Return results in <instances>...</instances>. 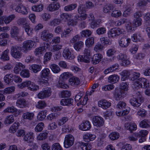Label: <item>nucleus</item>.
<instances>
[{"mask_svg": "<svg viewBox=\"0 0 150 150\" xmlns=\"http://www.w3.org/2000/svg\"><path fill=\"white\" fill-rule=\"evenodd\" d=\"M114 112L113 110H108L104 113V117L106 119L110 120L113 117Z\"/></svg>", "mask_w": 150, "mask_h": 150, "instance_id": "obj_49", "label": "nucleus"}, {"mask_svg": "<svg viewBox=\"0 0 150 150\" xmlns=\"http://www.w3.org/2000/svg\"><path fill=\"white\" fill-rule=\"evenodd\" d=\"M128 84L126 82H122L120 84V91L119 92H117V91L116 89L115 90V93H114V96L117 100H120L123 98L125 95V91H127L128 89Z\"/></svg>", "mask_w": 150, "mask_h": 150, "instance_id": "obj_2", "label": "nucleus"}, {"mask_svg": "<svg viewBox=\"0 0 150 150\" xmlns=\"http://www.w3.org/2000/svg\"><path fill=\"white\" fill-rule=\"evenodd\" d=\"M103 57L102 55L100 54H95L92 57L91 62L94 64H97L101 61Z\"/></svg>", "mask_w": 150, "mask_h": 150, "instance_id": "obj_28", "label": "nucleus"}, {"mask_svg": "<svg viewBox=\"0 0 150 150\" xmlns=\"http://www.w3.org/2000/svg\"><path fill=\"white\" fill-rule=\"evenodd\" d=\"M69 81V84L73 86L79 85L81 83V81L79 79L75 76L72 77L70 78Z\"/></svg>", "mask_w": 150, "mask_h": 150, "instance_id": "obj_32", "label": "nucleus"}, {"mask_svg": "<svg viewBox=\"0 0 150 150\" xmlns=\"http://www.w3.org/2000/svg\"><path fill=\"white\" fill-rule=\"evenodd\" d=\"M40 76L42 78H47L48 81L50 79V81H52L53 80V76L50 75V71L48 68H45L43 69L40 72Z\"/></svg>", "mask_w": 150, "mask_h": 150, "instance_id": "obj_18", "label": "nucleus"}, {"mask_svg": "<svg viewBox=\"0 0 150 150\" xmlns=\"http://www.w3.org/2000/svg\"><path fill=\"white\" fill-rule=\"evenodd\" d=\"M11 56L15 59H20L22 56L20 48L17 46H13L11 47Z\"/></svg>", "mask_w": 150, "mask_h": 150, "instance_id": "obj_10", "label": "nucleus"}, {"mask_svg": "<svg viewBox=\"0 0 150 150\" xmlns=\"http://www.w3.org/2000/svg\"><path fill=\"white\" fill-rule=\"evenodd\" d=\"M120 136L119 134L117 132H112L108 135L109 138L112 140H115L118 139Z\"/></svg>", "mask_w": 150, "mask_h": 150, "instance_id": "obj_53", "label": "nucleus"}, {"mask_svg": "<svg viewBox=\"0 0 150 150\" xmlns=\"http://www.w3.org/2000/svg\"><path fill=\"white\" fill-rule=\"evenodd\" d=\"M84 45L83 42L79 41L75 43L73 46L76 51H79L83 47Z\"/></svg>", "mask_w": 150, "mask_h": 150, "instance_id": "obj_46", "label": "nucleus"}, {"mask_svg": "<svg viewBox=\"0 0 150 150\" xmlns=\"http://www.w3.org/2000/svg\"><path fill=\"white\" fill-rule=\"evenodd\" d=\"M13 75L12 74H7L4 78V80L7 84H9L13 82Z\"/></svg>", "mask_w": 150, "mask_h": 150, "instance_id": "obj_45", "label": "nucleus"}, {"mask_svg": "<svg viewBox=\"0 0 150 150\" xmlns=\"http://www.w3.org/2000/svg\"><path fill=\"white\" fill-rule=\"evenodd\" d=\"M5 113H13L15 117H17L20 115L21 113V110H18L14 106L8 107L5 108L3 111Z\"/></svg>", "mask_w": 150, "mask_h": 150, "instance_id": "obj_13", "label": "nucleus"}, {"mask_svg": "<svg viewBox=\"0 0 150 150\" xmlns=\"http://www.w3.org/2000/svg\"><path fill=\"white\" fill-rule=\"evenodd\" d=\"M20 76L23 78H28L30 76L29 71L28 69H23L20 72Z\"/></svg>", "mask_w": 150, "mask_h": 150, "instance_id": "obj_57", "label": "nucleus"}, {"mask_svg": "<svg viewBox=\"0 0 150 150\" xmlns=\"http://www.w3.org/2000/svg\"><path fill=\"white\" fill-rule=\"evenodd\" d=\"M44 127V124L42 122L38 123L35 128V131L36 132H40L43 129Z\"/></svg>", "mask_w": 150, "mask_h": 150, "instance_id": "obj_62", "label": "nucleus"}, {"mask_svg": "<svg viewBox=\"0 0 150 150\" xmlns=\"http://www.w3.org/2000/svg\"><path fill=\"white\" fill-rule=\"evenodd\" d=\"M34 116V114L33 112H27L23 114L22 117L24 120H32L33 119Z\"/></svg>", "mask_w": 150, "mask_h": 150, "instance_id": "obj_35", "label": "nucleus"}, {"mask_svg": "<svg viewBox=\"0 0 150 150\" xmlns=\"http://www.w3.org/2000/svg\"><path fill=\"white\" fill-rule=\"evenodd\" d=\"M43 8V5L42 4H39L37 5H35L32 7V10L33 11L39 12L42 11Z\"/></svg>", "mask_w": 150, "mask_h": 150, "instance_id": "obj_52", "label": "nucleus"}, {"mask_svg": "<svg viewBox=\"0 0 150 150\" xmlns=\"http://www.w3.org/2000/svg\"><path fill=\"white\" fill-rule=\"evenodd\" d=\"M100 41L102 45L104 46L110 45L112 42V40L109 38L107 37L102 36L100 38Z\"/></svg>", "mask_w": 150, "mask_h": 150, "instance_id": "obj_30", "label": "nucleus"}, {"mask_svg": "<svg viewBox=\"0 0 150 150\" xmlns=\"http://www.w3.org/2000/svg\"><path fill=\"white\" fill-rule=\"evenodd\" d=\"M126 103L123 101L119 102L116 106V109L117 110L116 111V115L118 117H122L128 114L130 110L129 107H127L126 109L122 111L120 110L125 108L126 106Z\"/></svg>", "mask_w": 150, "mask_h": 150, "instance_id": "obj_1", "label": "nucleus"}, {"mask_svg": "<svg viewBox=\"0 0 150 150\" xmlns=\"http://www.w3.org/2000/svg\"><path fill=\"white\" fill-rule=\"evenodd\" d=\"M149 86V83L148 80L144 78H141L135 81L133 84L132 87L138 89L142 88H147Z\"/></svg>", "mask_w": 150, "mask_h": 150, "instance_id": "obj_3", "label": "nucleus"}, {"mask_svg": "<svg viewBox=\"0 0 150 150\" xmlns=\"http://www.w3.org/2000/svg\"><path fill=\"white\" fill-rule=\"evenodd\" d=\"M98 105L99 107L103 109H106L111 106V103L106 100L103 99L98 102Z\"/></svg>", "mask_w": 150, "mask_h": 150, "instance_id": "obj_25", "label": "nucleus"}, {"mask_svg": "<svg viewBox=\"0 0 150 150\" xmlns=\"http://www.w3.org/2000/svg\"><path fill=\"white\" fill-rule=\"evenodd\" d=\"M85 45L88 47H92L94 43V39L93 37H91L88 38L85 41Z\"/></svg>", "mask_w": 150, "mask_h": 150, "instance_id": "obj_43", "label": "nucleus"}, {"mask_svg": "<svg viewBox=\"0 0 150 150\" xmlns=\"http://www.w3.org/2000/svg\"><path fill=\"white\" fill-rule=\"evenodd\" d=\"M36 43L34 41L32 40H26L23 43L22 48L25 52L30 50L32 48L35 47Z\"/></svg>", "mask_w": 150, "mask_h": 150, "instance_id": "obj_9", "label": "nucleus"}, {"mask_svg": "<svg viewBox=\"0 0 150 150\" xmlns=\"http://www.w3.org/2000/svg\"><path fill=\"white\" fill-rule=\"evenodd\" d=\"M125 129L132 132L133 131H135L137 129V127L134 122H128L126 123L124 125Z\"/></svg>", "mask_w": 150, "mask_h": 150, "instance_id": "obj_22", "label": "nucleus"}, {"mask_svg": "<svg viewBox=\"0 0 150 150\" xmlns=\"http://www.w3.org/2000/svg\"><path fill=\"white\" fill-rule=\"evenodd\" d=\"M34 133L32 132H29L25 134L23 137V140L28 143H32L34 139Z\"/></svg>", "mask_w": 150, "mask_h": 150, "instance_id": "obj_23", "label": "nucleus"}, {"mask_svg": "<svg viewBox=\"0 0 150 150\" xmlns=\"http://www.w3.org/2000/svg\"><path fill=\"white\" fill-rule=\"evenodd\" d=\"M60 7L59 4L52 3L49 5L47 8V10L50 11L52 12L58 9Z\"/></svg>", "mask_w": 150, "mask_h": 150, "instance_id": "obj_31", "label": "nucleus"}, {"mask_svg": "<svg viewBox=\"0 0 150 150\" xmlns=\"http://www.w3.org/2000/svg\"><path fill=\"white\" fill-rule=\"evenodd\" d=\"M15 18V16L14 14H11L8 16H4V23L6 24H9Z\"/></svg>", "mask_w": 150, "mask_h": 150, "instance_id": "obj_59", "label": "nucleus"}, {"mask_svg": "<svg viewBox=\"0 0 150 150\" xmlns=\"http://www.w3.org/2000/svg\"><path fill=\"white\" fill-rule=\"evenodd\" d=\"M47 115L46 110H42L38 112L37 116V119L39 121L43 120L45 118Z\"/></svg>", "mask_w": 150, "mask_h": 150, "instance_id": "obj_44", "label": "nucleus"}, {"mask_svg": "<svg viewBox=\"0 0 150 150\" xmlns=\"http://www.w3.org/2000/svg\"><path fill=\"white\" fill-rule=\"evenodd\" d=\"M137 134L139 137H146L149 133V131L146 129H141L139 132H137Z\"/></svg>", "mask_w": 150, "mask_h": 150, "instance_id": "obj_63", "label": "nucleus"}, {"mask_svg": "<svg viewBox=\"0 0 150 150\" xmlns=\"http://www.w3.org/2000/svg\"><path fill=\"white\" fill-rule=\"evenodd\" d=\"M18 88H22L27 87L30 90L33 91H36L39 89V86L30 81H26L17 85Z\"/></svg>", "mask_w": 150, "mask_h": 150, "instance_id": "obj_4", "label": "nucleus"}, {"mask_svg": "<svg viewBox=\"0 0 150 150\" xmlns=\"http://www.w3.org/2000/svg\"><path fill=\"white\" fill-rule=\"evenodd\" d=\"M19 32L18 28L16 26L13 27L10 30V34L12 38L16 39L18 37Z\"/></svg>", "mask_w": 150, "mask_h": 150, "instance_id": "obj_36", "label": "nucleus"}, {"mask_svg": "<svg viewBox=\"0 0 150 150\" xmlns=\"http://www.w3.org/2000/svg\"><path fill=\"white\" fill-rule=\"evenodd\" d=\"M131 38L132 40L134 42H141L143 40L140 35L138 33L133 34Z\"/></svg>", "mask_w": 150, "mask_h": 150, "instance_id": "obj_50", "label": "nucleus"}, {"mask_svg": "<svg viewBox=\"0 0 150 150\" xmlns=\"http://www.w3.org/2000/svg\"><path fill=\"white\" fill-rule=\"evenodd\" d=\"M51 88L46 87L42 89L38 94V97L40 99H43L50 96L51 94Z\"/></svg>", "mask_w": 150, "mask_h": 150, "instance_id": "obj_12", "label": "nucleus"}, {"mask_svg": "<svg viewBox=\"0 0 150 150\" xmlns=\"http://www.w3.org/2000/svg\"><path fill=\"white\" fill-rule=\"evenodd\" d=\"M118 57V59L121 61L120 64L122 65L126 66L130 64L128 57L125 54H120Z\"/></svg>", "mask_w": 150, "mask_h": 150, "instance_id": "obj_17", "label": "nucleus"}, {"mask_svg": "<svg viewBox=\"0 0 150 150\" xmlns=\"http://www.w3.org/2000/svg\"><path fill=\"white\" fill-rule=\"evenodd\" d=\"M14 121V117L12 115H9L7 116L5 119L4 121V124L8 125L13 122Z\"/></svg>", "mask_w": 150, "mask_h": 150, "instance_id": "obj_42", "label": "nucleus"}, {"mask_svg": "<svg viewBox=\"0 0 150 150\" xmlns=\"http://www.w3.org/2000/svg\"><path fill=\"white\" fill-rule=\"evenodd\" d=\"M62 55L66 59L71 60L75 58V56L72 54L71 51L68 48L66 47L63 50Z\"/></svg>", "mask_w": 150, "mask_h": 150, "instance_id": "obj_19", "label": "nucleus"}, {"mask_svg": "<svg viewBox=\"0 0 150 150\" xmlns=\"http://www.w3.org/2000/svg\"><path fill=\"white\" fill-rule=\"evenodd\" d=\"M9 52L8 50H6L3 52L0 57V59L3 61H8L9 59V57L8 55Z\"/></svg>", "mask_w": 150, "mask_h": 150, "instance_id": "obj_51", "label": "nucleus"}, {"mask_svg": "<svg viewBox=\"0 0 150 150\" xmlns=\"http://www.w3.org/2000/svg\"><path fill=\"white\" fill-rule=\"evenodd\" d=\"M73 101L72 98L63 99L61 100L60 104L63 106H69L72 105Z\"/></svg>", "mask_w": 150, "mask_h": 150, "instance_id": "obj_41", "label": "nucleus"}, {"mask_svg": "<svg viewBox=\"0 0 150 150\" xmlns=\"http://www.w3.org/2000/svg\"><path fill=\"white\" fill-rule=\"evenodd\" d=\"M138 138L137 132H135L129 136L128 137V139L130 141L134 142L137 141Z\"/></svg>", "mask_w": 150, "mask_h": 150, "instance_id": "obj_61", "label": "nucleus"}, {"mask_svg": "<svg viewBox=\"0 0 150 150\" xmlns=\"http://www.w3.org/2000/svg\"><path fill=\"white\" fill-rule=\"evenodd\" d=\"M16 11L21 13L23 15L28 13V9L26 7L22 5L17 6L15 8Z\"/></svg>", "mask_w": 150, "mask_h": 150, "instance_id": "obj_27", "label": "nucleus"}, {"mask_svg": "<svg viewBox=\"0 0 150 150\" xmlns=\"http://www.w3.org/2000/svg\"><path fill=\"white\" fill-rule=\"evenodd\" d=\"M91 54L90 50L85 49L84 51L83 56L79 55L78 57V60L79 62H84L88 63L90 62V58Z\"/></svg>", "mask_w": 150, "mask_h": 150, "instance_id": "obj_6", "label": "nucleus"}, {"mask_svg": "<svg viewBox=\"0 0 150 150\" xmlns=\"http://www.w3.org/2000/svg\"><path fill=\"white\" fill-rule=\"evenodd\" d=\"M16 106L20 108L27 107V102L23 99H19L17 100L16 103Z\"/></svg>", "mask_w": 150, "mask_h": 150, "instance_id": "obj_40", "label": "nucleus"}, {"mask_svg": "<svg viewBox=\"0 0 150 150\" xmlns=\"http://www.w3.org/2000/svg\"><path fill=\"white\" fill-rule=\"evenodd\" d=\"M123 33V31L119 28H112L108 32L109 37L112 38L117 37Z\"/></svg>", "mask_w": 150, "mask_h": 150, "instance_id": "obj_15", "label": "nucleus"}, {"mask_svg": "<svg viewBox=\"0 0 150 150\" xmlns=\"http://www.w3.org/2000/svg\"><path fill=\"white\" fill-rule=\"evenodd\" d=\"M23 28L28 35H31L33 34V29L28 23H26L25 25H24L23 26Z\"/></svg>", "mask_w": 150, "mask_h": 150, "instance_id": "obj_38", "label": "nucleus"}, {"mask_svg": "<svg viewBox=\"0 0 150 150\" xmlns=\"http://www.w3.org/2000/svg\"><path fill=\"white\" fill-rule=\"evenodd\" d=\"M48 135V133L47 132H43L38 134L37 137V139L38 140L42 141L46 139Z\"/></svg>", "mask_w": 150, "mask_h": 150, "instance_id": "obj_56", "label": "nucleus"}, {"mask_svg": "<svg viewBox=\"0 0 150 150\" xmlns=\"http://www.w3.org/2000/svg\"><path fill=\"white\" fill-rule=\"evenodd\" d=\"M92 33L91 30L88 29H86L82 30L80 33V34L82 37H87L91 36Z\"/></svg>", "mask_w": 150, "mask_h": 150, "instance_id": "obj_60", "label": "nucleus"}, {"mask_svg": "<svg viewBox=\"0 0 150 150\" xmlns=\"http://www.w3.org/2000/svg\"><path fill=\"white\" fill-rule=\"evenodd\" d=\"M147 114V111L144 109L140 108L138 110L137 115L138 117H145Z\"/></svg>", "mask_w": 150, "mask_h": 150, "instance_id": "obj_47", "label": "nucleus"}, {"mask_svg": "<svg viewBox=\"0 0 150 150\" xmlns=\"http://www.w3.org/2000/svg\"><path fill=\"white\" fill-rule=\"evenodd\" d=\"M92 122L94 126L98 127L103 126L104 125V120L101 116H96L93 117Z\"/></svg>", "mask_w": 150, "mask_h": 150, "instance_id": "obj_14", "label": "nucleus"}, {"mask_svg": "<svg viewBox=\"0 0 150 150\" xmlns=\"http://www.w3.org/2000/svg\"><path fill=\"white\" fill-rule=\"evenodd\" d=\"M131 42L130 38L127 37L121 38L118 41L119 46L123 48L127 47Z\"/></svg>", "mask_w": 150, "mask_h": 150, "instance_id": "obj_20", "label": "nucleus"}, {"mask_svg": "<svg viewBox=\"0 0 150 150\" xmlns=\"http://www.w3.org/2000/svg\"><path fill=\"white\" fill-rule=\"evenodd\" d=\"M132 73V70L129 71L125 70L121 72L120 74L121 76L122 80L124 81L129 78V76Z\"/></svg>", "mask_w": 150, "mask_h": 150, "instance_id": "obj_34", "label": "nucleus"}, {"mask_svg": "<svg viewBox=\"0 0 150 150\" xmlns=\"http://www.w3.org/2000/svg\"><path fill=\"white\" fill-rule=\"evenodd\" d=\"M20 125V124L19 122H15L10 127L9 129V132L12 134L15 133L16 132Z\"/></svg>", "mask_w": 150, "mask_h": 150, "instance_id": "obj_33", "label": "nucleus"}, {"mask_svg": "<svg viewBox=\"0 0 150 150\" xmlns=\"http://www.w3.org/2000/svg\"><path fill=\"white\" fill-rule=\"evenodd\" d=\"M91 122L88 120L84 121L79 126V128L82 131H88L90 130L91 127Z\"/></svg>", "mask_w": 150, "mask_h": 150, "instance_id": "obj_16", "label": "nucleus"}, {"mask_svg": "<svg viewBox=\"0 0 150 150\" xmlns=\"http://www.w3.org/2000/svg\"><path fill=\"white\" fill-rule=\"evenodd\" d=\"M29 69L34 73H37L40 71L42 66L40 65L37 64H34L29 65Z\"/></svg>", "mask_w": 150, "mask_h": 150, "instance_id": "obj_29", "label": "nucleus"}, {"mask_svg": "<svg viewBox=\"0 0 150 150\" xmlns=\"http://www.w3.org/2000/svg\"><path fill=\"white\" fill-rule=\"evenodd\" d=\"M139 126L143 128H146L149 127V122L146 120H144L141 121L139 124Z\"/></svg>", "mask_w": 150, "mask_h": 150, "instance_id": "obj_58", "label": "nucleus"}, {"mask_svg": "<svg viewBox=\"0 0 150 150\" xmlns=\"http://www.w3.org/2000/svg\"><path fill=\"white\" fill-rule=\"evenodd\" d=\"M96 135L90 132H86L83 136V140L86 142L93 141L96 139Z\"/></svg>", "mask_w": 150, "mask_h": 150, "instance_id": "obj_21", "label": "nucleus"}, {"mask_svg": "<svg viewBox=\"0 0 150 150\" xmlns=\"http://www.w3.org/2000/svg\"><path fill=\"white\" fill-rule=\"evenodd\" d=\"M48 46V50H50L52 51H57L61 49L62 47V45H57L55 46L50 45L48 43H47Z\"/></svg>", "mask_w": 150, "mask_h": 150, "instance_id": "obj_55", "label": "nucleus"}, {"mask_svg": "<svg viewBox=\"0 0 150 150\" xmlns=\"http://www.w3.org/2000/svg\"><path fill=\"white\" fill-rule=\"evenodd\" d=\"M84 6H80L78 8V11L79 14V15H76L74 16V19L76 20H85L87 17V15L84 13L85 11Z\"/></svg>", "mask_w": 150, "mask_h": 150, "instance_id": "obj_7", "label": "nucleus"}, {"mask_svg": "<svg viewBox=\"0 0 150 150\" xmlns=\"http://www.w3.org/2000/svg\"><path fill=\"white\" fill-rule=\"evenodd\" d=\"M135 18L133 21V24L134 27H137L141 25L142 23V19L139 17V15L137 13H135L134 15Z\"/></svg>", "mask_w": 150, "mask_h": 150, "instance_id": "obj_24", "label": "nucleus"}, {"mask_svg": "<svg viewBox=\"0 0 150 150\" xmlns=\"http://www.w3.org/2000/svg\"><path fill=\"white\" fill-rule=\"evenodd\" d=\"M74 138L71 134H69L66 135L64 142V146L66 148L70 147L74 144Z\"/></svg>", "mask_w": 150, "mask_h": 150, "instance_id": "obj_8", "label": "nucleus"}, {"mask_svg": "<svg viewBox=\"0 0 150 150\" xmlns=\"http://www.w3.org/2000/svg\"><path fill=\"white\" fill-rule=\"evenodd\" d=\"M48 46L47 43L42 44L40 47L35 49L34 51L35 55L38 57H40L43 53L45 52L47 50H48Z\"/></svg>", "mask_w": 150, "mask_h": 150, "instance_id": "obj_11", "label": "nucleus"}, {"mask_svg": "<svg viewBox=\"0 0 150 150\" xmlns=\"http://www.w3.org/2000/svg\"><path fill=\"white\" fill-rule=\"evenodd\" d=\"M137 93L136 96L131 98L130 100V103L133 107H138L141 105L142 96L141 93Z\"/></svg>", "mask_w": 150, "mask_h": 150, "instance_id": "obj_5", "label": "nucleus"}, {"mask_svg": "<svg viewBox=\"0 0 150 150\" xmlns=\"http://www.w3.org/2000/svg\"><path fill=\"white\" fill-rule=\"evenodd\" d=\"M72 14H68L66 13H62L60 15V20H63L64 21H67L70 19L72 18Z\"/></svg>", "mask_w": 150, "mask_h": 150, "instance_id": "obj_48", "label": "nucleus"}, {"mask_svg": "<svg viewBox=\"0 0 150 150\" xmlns=\"http://www.w3.org/2000/svg\"><path fill=\"white\" fill-rule=\"evenodd\" d=\"M25 67V65L20 62H17L16 63L13 69V71L16 74H19L21 71V69H24Z\"/></svg>", "mask_w": 150, "mask_h": 150, "instance_id": "obj_26", "label": "nucleus"}, {"mask_svg": "<svg viewBox=\"0 0 150 150\" xmlns=\"http://www.w3.org/2000/svg\"><path fill=\"white\" fill-rule=\"evenodd\" d=\"M81 147L82 150H91L92 148V146L90 143L82 142Z\"/></svg>", "mask_w": 150, "mask_h": 150, "instance_id": "obj_54", "label": "nucleus"}, {"mask_svg": "<svg viewBox=\"0 0 150 150\" xmlns=\"http://www.w3.org/2000/svg\"><path fill=\"white\" fill-rule=\"evenodd\" d=\"M53 36V35L51 33H48L46 30L43 31L41 33V38L44 40H49Z\"/></svg>", "mask_w": 150, "mask_h": 150, "instance_id": "obj_37", "label": "nucleus"}, {"mask_svg": "<svg viewBox=\"0 0 150 150\" xmlns=\"http://www.w3.org/2000/svg\"><path fill=\"white\" fill-rule=\"evenodd\" d=\"M119 79V76L115 74L110 76L108 78V81L111 83H115L118 82Z\"/></svg>", "mask_w": 150, "mask_h": 150, "instance_id": "obj_39", "label": "nucleus"}, {"mask_svg": "<svg viewBox=\"0 0 150 150\" xmlns=\"http://www.w3.org/2000/svg\"><path fill=\"white\" fill-rule=\"evenodd\" d=\"M52 71L55 74L59 73L61 71V69L59 66L56 64H52L50 66Z\"/></svg>", "mask_w": 150, "mask_h": 150, "instance_id": "obj_64", "label": "nucleus"}]
</instances>
